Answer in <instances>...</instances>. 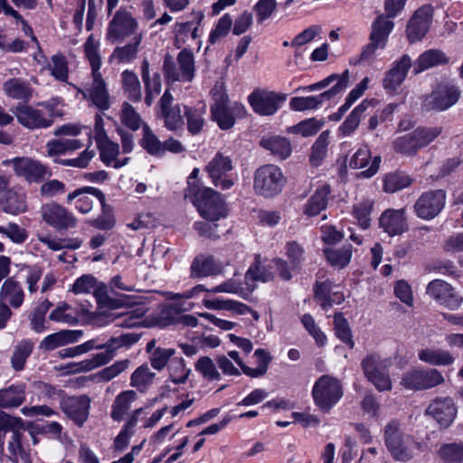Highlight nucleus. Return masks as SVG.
I'll return each mask as SVG.
<instances>
[{
	"label": "nucleus",
	"instance_id": "obj_1",
	"mask_svg": "<svg viewBox=\"0 0 463 463\" xmlns=\"http://www.w3.org/2000/svg\"><path fill=\"white\" fill-rule=\"evenodd\" d=\"M189 197L196 207L200 215L207 221L217 222L227 216V208L221 194L209 187L199 186L189 182Z\"/></svg>",
	"mask_w": 463,
	"mask_h": 463
},
{
	"label": "nucleus",
	"instance_id": "obj_2",
	"mask_svg": "<svg viewBox=\"0 0 463 463\" xmlns=\"http://www.w3.org/2000/svg\"><path fill=\"white\" fill-rule=\"evenodd\" d=\"M384 442L391 456L396 461L407 462L412 459L417 452L423 450L421 443L416 441L411 436L402 433L396 420L385 426Z\"/></svg>",
	"mask_w": 463,
	"mask_h": 463
},
{
	"label": "nucleus",
	"instance_id": "obj_3",
	"mask_svg": "<svg viewBox=\"0 0 463 463\" xmlns=\"http://www.w3.org/2000/svg\"><path fill=\"white\" fill-rule=\"evenodd\" d=\"M343 395L342 382L329 374L320 376L312 388V397L316 406L326 412L335 406Z\"/></svg>",
	"mask_w": 463,
	"mask_h": 463
},
{
	"label": "nucleus",
	"instance_id": "obj_4",
	"mask_svg": "<svg viewBox=\"0 0 463 463\" xmlns=\"http://www.w3.org/2000/svg\"><path fill=\"white\" fill-rule=\"evenodd\" d=\"M140 337V334L132 332L109 338L107 343L103 344L105 352L96 354L91 359L82 361L80 363V370L90 371L108 364L113 358L117 350L129 349L139 341Z\"/></svg>",
	"mask_w": 463,
	"mask_h": 463
},
{
	"label": "nucleus",
	"instance_id": "obj_5",
	"mask_svg": "<svg viewBox=\"0 0 463 463\" xmlns=\"http://www.w3.org/2000/svg\"><path fill=\"white\" fill-rule=\"evenodd\" d=\"M285 184L286 177L275 165H264L255 171L253 188L260 195L273 197L282 191Z\"/></svg>",
	"mask_w": 463,
	"mask_h": 463
},
{
	"label": "nucleus",
	"instance_id": "obj_6",
	"mask_svg": "<svg viewBox=\"0 0 463 463\" xmlns=\"http://www.w3.org/2000/svg\"><path fill=\"white\" fill-rule=\"evenodd\" d=\"M364 376L379 392L391 391L392 384L389 375L390 359H383L378 354L366 355L361 363Z\"/></svg>",
	"mask_w": 463,
	"mask_h": 463
},
{
	"label": "nucleus",
	"instance_id": "obj_7",
	"mask_svg": "<svg viewBox=\"0 0 463 463\" xmlns=\"http://www.w3.org/2000/svg\"><path fill=\"white\" fill-rule=\"evenodd\" d=\"M393 26V22L384 17V15H379L373 21L370 33V43L363 48L359 56V62L371 60L374 56L376 50L385 48L389 34L392 33Z\"/></svg>",
	"mask_w": 463,
	"mask_h": 463
},
{
	"label": "nucleus",
	"instance_id": "obj_8",
	"mask_svg": "<svg viewBox=\"0 0 463 463\" xmlns=\"http://www.w3.org/2000/svg\"><path fill=\"white\" fill-rule=\"evenodd\" d=\"M445 379L435 368L411 369L406 372L401 380V385L407 390L421 391L442 384Z\"/></svg>",
	"mask_w": 463,
	"mask_h": 463
},
{
	"label": "nucleus",
	"instance_id": "obj_9",
	"mask_svg": "<svg viewBox=\"0 0 463 463\" xmlns=\"http://www.w3.org/2000/svg\"><path fill=\"white\" fill-rule=\"evenodd\" d=\"M287 95L267 90H255L248 96L253 111L260 116H272L284 105Z\"/></svg>",
	"mask_w": 463,
	"mask_h": 463
},
{
	"label": "nucleus",
	"instance_id": "obj_10",
	"mask_svg": "<svg viewBox=\"0 0 463 463\" xmlns=\"http://www.w3.org/2000/svg\"><path fill=\"white\" fill-rule=\"evenodd\" d=\"M4 165H12L14 174L28 183H40L47 175H51V172L45 165L32 157H14L4 161Z\"/></svg>",
	"mask_w": 463,
	"mask_h": 463
},
{
	"label": "nucleus",
	"instance_id": "obj_11",
	"mask_svg": "<svg viewBox=\"0 0 463 463\" xmlns=\"http://www.w3.org/2000/svg\"><path fill=\"white\" fill-rule=\"evenodd\" d=\"M232 169V159L218 152L206 165L204 171L208 174L214 186L222 190H228L234 184V180L231 175Z\"/></svg>",
	"mask_w": 463,
	"mask_h": 463
},
{
	"label": "nucleus",
	"instance_id": "obj_12",
	"mask_svg": "<svg viewBox=\"0 0 463 463\" xmlns=\"http://www.w3.org/2000/svg\"><path fill=\"white\" fill-rule=\"evenodd\" d=\"M40 213L43 221L57 231H66L77 226V218L74 214L57 203L43 204Z\"/></svg>",
	"mask_w": 463,
	"mask_h": 463
},
{
	"label": "nucleus",
	"instance_id": "obj_13",
	"mask_svg": "<svg viewBox=\"0 0 463 463\" xmlns=\"http://www.w3.org/2000/svg\"><path fill=\"white\" fill-rule=\"evenodd\" d=\"M446 204L444 190H430L423 193L414 203L416 215L422 220H431L440 213Z\"/></svg>",
	"mask_w": 463,
	"mask_h": 463
},
{
	"label": "nucleus",
	"instance_id": "obj_14",
	"mask_svg": "<svg viewBox=\"0 0 463 463\" xmlns=\"http://www.w3.org/2000/svg\"><path fill=\"white\" fill-rule=\"evenodd\" d=\"M460 97L458 88L450 83H440L425 98L423 107L428 109L444 111L456 104Z\"/></svg>",
	"mask_w": 463,
	"mask_h": 463
},
{
	"label": "nucleus",
	"instance_id": "obj_15",
	"mask_svg": "<svg viewBox=\"0 0 463 463\" xmlns=\"http://www.w3.org/2000/svg\"><path fill=\"white\" fill-rule=\"evenodd\" d=\"M91 400L87 395L69 396L61 399L62 412L78 427H82L90 416Z\"/></svg>",
	"mask_w": 463,
	"mask_h": 463
},
{
	"label": "nucleus",
	"instance_id": "obj_16",
	"mask_svg": "<svg viewBox=\"0 0 463 463\" xmlns=\"http://www.w3.org/2000/svg\"><path fill=\"white\" fill-rule=\"evenodd\" d=\"M426 294L438 304L450 310L458 309L463 301L453 287L442 279L431 280L426 288Z\"/></svg>",
	"mask_w": 463,
	"mask_h": 463
},
{
	"label": "nucleus",
	"instance_id": "obj_17",
	"mask_svg": "<svg viewBox=\"0 0 463 463\" xmlns=\"http://www.w3.org/2000/svg\"><path fill=\"white\" fill-rule=\"evenodd\" d=\"M457 406L449 397L436 398L426 409L425 414L433 419L440 428L449 427L457 416Z\"/></svg>",
	"mask_w": 463,
	"mask_h": 463
},
{
	"label": "nucleus",
	"instance_id": "obj_18",
	"mask_svg": "<svg viewBox=\"0 0 463 463\" xmlns=\"http://www.w3.org/2000/svg\"><path fill=\"white\" fill-rule=\"evenodd\" d=\"M137 28V22L132 14L125 10L119 9L116 12L107 28V38L112 42L124 40L135 33Z\"/></svg>",
	"mask_w": 463,
	"mask_h": 463
},
{
	"label": "nucleus",
	"instance_id": "obj_19",
	"mask_svg": "<svg viewBox=\"0 0 463 463\" xmlns=\"http://www.w3.org/2000/svg\"><path fill=\"white\" fill-rule=\"evenodd\" d=\"M92 81L85 89L77 88L84 99H89L92 105L100 110H107L110 108L109 94L107 84L100 72L91 73Z\"/></svg>",
	"mask_w": 463,
	"mask_h": 463
},
{
	"label": "nucleus",
	"instance_id": "obj_20",
	"mask_svg": "<svg viewBox=\"0 0 463 463\" xmlns=\"http://www.w3.org/2000/svg\"><path fill=\"white\" fill-rule=\"evenodd\" d=\"M224 266L213 255L200 253L196 255L190 265V278L202 279L215 277L223 273Z\"/></svg>",
	"mask_w": 463,
	"mask_h": 463
},
{
	"label": "nucleus",
	"instance_id": "obj_21",
	"mask_svg": "<svg viewBox=\"0 0 463 463\" xmlns=\"http://www.w3.org/2000/svg\"><path fill=\"white\" fill-rule=\"evenodd\" d=\"M432 15L433 8L430 5H423L415 11L406 29L410 43L420 41L426 35L432 21Z\"/></svg>",
	"mask_w": 463,
	"mask_h": 463
},
{
	"label": "nucleus",
	"instance_id": "obj_22",
	"mask_svg": "<svg viewBox=\"0 0 463 463\" xmlns=\"http://www.w3.org/2000/svg\"><path fill=\"white\" fill-rule=\"evenodd\" d=\"M15 116L18 122L29 129L47 128L53 124V119L43 109L27 105L17 106Z\"/></svg>",
	"mask_w": 463,
	"mask_h": 463
},
{
	"label": "nucleus",
	"instance_id": "obj_23",
	"mask_svg": "<svg viewBox=\"0 0 463 463\" xmlns=\"http://www.w3.org/2000/svg\"><path fill=\"white\" fill-rule=\"evenodd\" d=\"M173 95L165 90L159 101L165 127L170 131H175L184 126L181 105H173Z\"/></svg>",
	"mask_w": 463,
	"mask_h": 463
},
{
	"label": "nucleus",
	"instance_id": "obj_24",
	"mask_svg": "<svg viewBox=\"0 0 463 463\" xmlns=\"http://www.w3.org/2000/svg\"><path fill=\"white\" fill-rule=\"evenodd\" d=\"M412 66L411 59L404 54L400 60L394 61L392 67L386 72L383 85L387 92L392 93L404 81L409 69Z\"/></svg>",
	"mask_w": 463,
	"mask_h": 463
},
{
	"label": "nucleus",
	"instance_id": "obj_25",
	"mask_svg": "<svg viewBox=\"0 0 463 463\" xmlns=\"http://www.w3.org/2000/svg\"><path fill=\"white\" fill-rule=\"evenodd\" d=\"M405 209H388L384 211L380 219V227L390 236L400 235L408 230Z\"/></svg>",
	"mask_w": 463,
	"mask_h": 463
},
{
	"label": "nucleus",
	"instance_id": "obj_26",
	"mask_svg": "<svg viewBox=\"0 0 463 463\" xmlns=\"http://www.w3.org/2000/svg\"><path fill=\"white\" fill-rule=\"evenodd\" d=\"M88 194L95 196L101 204L105 203V194L99 189L92 186H85L69 194L67 202L70 203L75 200V208L80 213H88L91 211L93 206V201Z\"/></svg>",
	"mask_w": 463,
	"mask_h": 463
},
{
	"label": "nucleus",
	"instance_id": "obj_27",
	"mask_svg": "<svg viewBox=\"0 0 463 463\" xmlns=\"http://www.w3.org/2000/svg\"><path fill=\"white\" fill-rule=\"evenodd\" d=\"M381 163L380 156H375L372 159L370 149L367 146H363L352 156L349 165L352 168H364L369 167L359 174V176L370 178L374 175L379 169Z\"/></svg>",
	"mask_w": 463,
	"mask_h": 463
},
{
	"label": "nucleus",
	"instance_id": "obj_28",
	"mask_svg": "<svg viewBox=\"0 0 463 463\" xmlns=\"http://www.w3.org/2000/svg\"><path fill=\"white\" fill-rule=\"evenodd\" d=\"M97 146L100 160L106 166L119 169L128 164L129 157H118L120 150L118 143L108 138L103 141L99 140Z\"/></svg>",
	"mask_w": 463,
	"mask_h": 463
},
{
	"label": "nucleus",
	"instance_id": "obj_29",
	"mask_svg": "<svg viewBox=\"0 0 463 463\" xmlns=\"http://www.w3.org/2000/svg\"><path fill=\"white\" fill-rule=\"evenodd\" d=\"M82 335V330L63 329L45 336L39 347L44 351H52L60 346L78 342Z\"/></svg>",
	"mask_w": 463,
	"mask_h": 463
},
{
	"label": "nucleus",
	"instance_id": "obj_30",
	"mask_svg": "<svg viewBox=\"0 0 463 463\" xmlns=\"http://www.w3.org/2000/svg\"><path fill=\"white\" fill-rule=\"evenodd\" d=\"M24 301V291L19 282L12 278L5 279L0 288V302L14 309H18Z\"/></svg>",
	"mask_w": 463,
	"mask_h": 463
},
{
	"label": "nucleus",
	"instance_id": "obj_31",
	"mask_svg": "<svg viewBox=\"0 0 463 463\" xmlns=\"http://www.w3.org/2000/svg\"><path fill=\"white\" fill-rule=\"evenodd\" d=\"M417 354L420 361L432 366H449L456 361L450 351L442 348L424 347Z\"/></svg>",
	"mask_w": 463,
	"mask_h": 463
},
{
	"label": "nucleus",
	"instance_id": "obj_32",
	"mask_svg": "<svg viewBox=\"0 0 463 463\" xmlns=\"http://www.w3.org/2000/svg\"><path fill=\"white\" fill-rule=\"evenodd\" d=\"M370 105L371 101L364 99L350 112L345 121L337 128L338 137H350L355 132Z\"/></svg>",
	"mask_w": 463,
	"mask_h": 463
},
{
	"label": "nucleus",
	"instance_id": "obj_33",
	"mask_svg": "<svg viewBox=\"0 0 463 463\" xmlns=\"http://www.w3.org/2000/svg\"><path fill=\"white\" fill-rule=\"evenodd\" d=\"M245 110L240 103H235L232 107L229 105L224 107H211L212 116L214 121L222 129H230L235 123L234 115H240Z\"/></svg>",
	"mask_w": 463,
	"mask_h": 463
},
{
	"label": "nucleus",
	"instance_id": "obj_34",
	"mask_svg": "<svg viewBox=\"0 0 463 463\" xmlns=\"http://www.w3.org/2000/svg\"><path fill=\"white\" fill-rule=\"evenodd\" d=\"M330 193L331 189L328 184H324L319 186L305 204V214L316 216L324 211L327 206Z\"/></svg>",
	"mask_w": 463,
	"mask_h": 463
},
{
	"label": "nucleus",
	"instance_id": "obj_35",
	"mask_svg": "<svg viewBox=\"0 0 463 463\" xmlns=\"http://www.w3.org/2000/svg\"><path fill=\"white\" fill-rule=\"evenodd\" d=\"M137 399V394L133 390H127L119 392L112 405L110 417L115 421H121L128 412L131 404Z\"/></svg>",
	"mask_w": 463,
	"mask_h": 463
},
{
	"label": "nucleus",
	"instance_id": "obj_36",
	"mask_svg": "<svg viewBox=\"0 0 463 463\" xmlns=\"http://www.w3.org/2000/svg\"><path fill=\"white\" fill-rule=\"evenodd\" d=\"M3 90L8 98L24 101H28L33 95L31 84L20 78H13L5 81Z\"/></svg>",
	"mask_w": 463,
	"mask_h": 463
},
{
	"label": "nucleus",
	"instance_id": "obj_37",
	"mask_svg": "<svg viewBox=\"0 0 463 463\" xmlns=\"http://www.w3.org/2000/svg\"><path fill=\"white\" fill-rule=\"evenodd\" d=\"M24 384H12L0 390V408H17L25 401Z\"/></svg>",
	"mask_w": 463,
	"mask_h": 463
},
{
	"label": "nucleus",
	"instance_id": "obj_38",
	"mask_svg": "<svg viewBox=\"0 0 463 463\" xmlns=\"http://www.w3.org/2000/svg\"><path fill=\"white\" fill-rule=\"evenodd\" d=\"M82 146V142L75 138L52 139L46 143V152L48 156L53 157L71 153Z\"/></svg>",
	"mask_w": 463,
	"mask_h": 463
},
{
	"label": "nucleus",
	"instance_id": "obj_39",
	"mask_svg": "<svg viewBox=\"0 0 463 463\" xmlns=\"http://www.w3.org/2000/svg\"><path fill=\"white\" fill-rule=\"evenodd\" d=\"M335 92L333 90H326L317 96L307 97H294L290 99L289 107L294 111H305L318 109L328 97Z\"/></svg>",
	"mask_w": 463,
	"mask_h": 463
},
{
	"label": "nucleus",
	"instance_id": "obj_40",
	"mask_svg": "<svg viewBox=\"0 0 463 463\" xmlns=\"http://www.w3.org/2000/svg\"><path fill=\"white\" fill-rule=\"evenodd\" d=\"M448 59L439 50H428L420 54L413 63L414 74H419L431 67L446 63Z\"/></svg>",
	"mask_w": 463,
	"mask_h": 463
},
{
	"label": "nucleus",
	"instance_id": "obj_41",
	"mask_svg": "<svg viewBox=\"0 0 463 463\" xmlns=\"http://www.w3.org/2000/svg\"><path fill=\"white\" fill-rule=\"evenodd\" d=\"M140 146L150 156L163 157V142L154 133L148 125H143Z\"/></svg>",
	"mask_w": 463,
	"mask_h": 463
},
{
	"label": "nucleus",
	"instance_id": "obj_42",
	"mask_svg": "<svg viewBox=\"0 0 463 463\" xmlns=\"http://www.w3.org/2000/svg\"><path fill=\"white\" fill-rule=\"evenodd\" d=\"M260 146L270 151V153L281 159L287 158L291 153V145L289 141L279 136L263 137Z\"/></svg>",
	"mask_w": 463,
	"mask_h": 463
},
{
	"label": "nucleus",
	"instance_id": "obj_43",
	"mask_svg": "<svg viewBox=\"0 0 463 463\" xmlns=\"http://www.w3.org/2000/svg\"><path fill=\"white\" fill-rule=\"evenodd\" d=\"M3 208L5 213L11 214H18L25 212L27 209L25 194L17 193L12 189H6Z\"/></svg>",
	"mask_w": 463,
	"mask_h": 463
},
{
	"label": "nucleus",
	"instance_id": "obj_44",
	"mask_svg": "<svg viewBox=\"0 0 463 463\" xmlns=\"http://www.w3.org/2000/svg\"><path fill=\"white\" fill-rule=\"evenodd\" d=\"M52 303L44 300L38 304L29 315L30 326L35 333L41 334L47 330L46 314L51 307Z\"/></svg>",
	"mask_w": 463,
	"mask_h": 463
},
{
	"label": "nucleus",
	"instance_id": "obj_45",
	"mask_svg": "<svg viewBox=\"0 0 463 463\" xmlns=\"http://www.w3.org/2000/svg\"><path fill=\"white\" fill-rule=\"evenodd\" d=\"M184 113L187 120V130L192 135L200 133L204 125L203 115L205 113V105L198 108L184 106Z\"/></svg>",
	"mask_w": 463,
	"mask_h": 463
},
{
	"label": "nucleus",
	"instance_id": "obj_46",
	"mask_svg": "<svg viewBox=\"0 0 463 463\" xmlns=\"http://www.w3.org/2000/svg\"><path fill=\"white\" fill-rule=\"evenodd\" d=\"M84 54L90 62L91 73L100 72L101 58L99 54L100 43L90 34L84 43Z\"/></svg>",
	"mask_w": 463,
	"mask_h": 463
},
{
	"label": "nucleus",
	"instance_id": "obj_47",
	"mask_svg": "<svg viewBox=\"0 0 463 463\" xmlns=\"http://www.w3.org/2000/svg\"><path fill=\"white\" fill-rule=\"evenodd\" d=\"M156 374L150 371L146 364L137 367L130 377V385L140 392H145L153 383Z\"/></svg>",
	"mask_w": 463,
	"mask_h": 463
},
{
	"label": "nucleus",
	"instance_id": "obj_48",
	"mask_svg": "<svg viewBox=\"0 0 463 463\" xmlns=\"http://www.w3.org/2000/svg\"><path fill=\"white\" fill-rule=\"evenodd\" d=\"M33 342L29 339H24L15 345L11 358L12 366L15 371L24 369L27 358L33 350Z\"/></svg>",
	"mask_w": 463,
	"mask_h": 463
},
{
	"label": "nucleus",
	"instance_id": "obj_49",
	"mask_svg": "<svg viewBox=\"0 0 463 463\" xmlns=\"http://www.w3.org/2000/svg\"><path fill=\"white\" fill-rule=\"evenodd\" d=\"M119 119L124 127L132 131H137L140 128H143V125H147L143 121L137 110L128 102H124L121 106Z\"/></svg>",
	"mask_w": 463,
	"mask_h": 463
},
{
	"label": "nucleus",
	"instance_id": "obj_50",
	"mask_svg": "<svg viewBox=\"0 0 463 463\" xmlns=\"http://www.w3.org/2000/svg\"><path fill=\"white\" fill-rule=\"evenodd\" d=\"M254 356L257 359V367L248 366V368L243 369V373L251 378L262 377L266 374L272 357L267 350L262 348L255 350Z\"/></svg>",
	"mask_w": 463,
	"mask_h": 463
},
{
	"label": "nucleus",
	"instance_id": "obj_51",
	"mask_svg": "<svg viewBox=\"0 0 463 463\" xmlns=\"http://www.w3.org/2000/svg\"><path fill=\"white\" fill-rule=\"evenodd\" d=\"M122 86L124 91L127 93L128 99L134 101H138L141 99V85L137 75L128 70H126L121 74Z\"/></svg>",
	"mask_w": 463,
	"mask_h": 463
},
{
	"label": "nucleus",
	"instance_id": "obj_52",
	"mask_svg": "<svg viewBox=\"0 0 463 463\" xmlns=\"http://www.w3.org/2000/svg\"><path fill=\"white\" fill-rule=\"evenodd\" d=\"M324 253L332 266L344 268L351 260L352 247L345 245L340 249H326L324 250Z\"/></svg>",
	"mask_w": 463,
	"mask_h": 463
},
{
	"label": "nucleus",
	"instance_id": "obj_53",
	"mask_svg": "<svg viewBox=\"0 0 463 463\" xmlns=\"http://www.w3.org/2000/svg\"><path fill=\"white\" fill-rule=\"evenodd\" d=\"M176 61L184 81H192L194 77V58L193 52L184 49L178 53Z\"/></svg>",
	"mask_w": 463,
	"mask_h": 463
},
{
	"label": "nucleus",
	"instance_id": "obj_54",
	"mask_svg": "<svg viewBox=\"0 0 463 463\" xmlns=\"http://www.w3.org/2000/svg\"><path fill=\"white\" fill-rule=\"evenodd\" d=\"M141 40V34L136 35L132 43H129L122 47H117L112 53V57L118 60L119 62H130L137 57Z\"/></svg>",
	"mask_w": 463,
	"mask_h": 463
},
{
	"label": "nucleus",
	"instance_id": "obj_55",
	"mask_svg": "<svg viewBox=\"0 0 463 463\" xmlns=\"http://www.w3.org/2000/svg\"><path fill=\"white\" fill-rule=\"evenodd\" d=\"M335 334L338 339L346 344L350 348L354 346L351 328L346 318L340 312L334 315Z\"/></svg>",
	"mask_w": 463,
	"mask_h": 463
},
{
	"label": "nucleus",
	"instance_id": "obj_56",
	"mask_svg": "<svg viewBox=\"0 0 463 463\" xmlns=\"http://www.w3.org/2000/svg\"><path fill=\"white\" fill-rule=\"evenodd\" d=\"M318 82L320 84L321 89L326 88L331 83L335 82V84L331 89L328 90H335V92L328 97L329 100L332 98L343 92L348 87L349 71L345 70L342 74H331Z\"/></svg>",
	"mask_w": 463,
	"mask_h": 463
},
{
	"label": "nucleus",
	"instance_id": "obj_57",
	"mask_svg": "<svg viewBox=\"0 0 463 463\" xmlns=\"http://www.w3.org/2000/svg\"><path fill=\"white\" fill-rule=\"evenodd\" d=\"M168 369L170 379L175 384L184 383L191 373V369L186 368L182 357H173L170 360Z\"/></svg>",
	"mask_w": 463,
	"mask_h": 463
},
{
	"label": "nucleus",
	"instance_id": "obj_58",
	"mask_svg": "<svg viewBox=\"0 0 463 463\" xmlns=\"http://www.w3.org/2000/svg\"><path fill=\"white\" fill-rule=\"evenodd\" d=\"M51 75L60 81H67L69 77L68 61L61 53H56L52 56L51 63L48 65Z\"/></svg>",
	"mask_w": 463,
	"mask_h": 463
},
{
	"label": "nucleus",
	"instance_id": "obj_59",
	"mask_svg": "<svg viewBox=\"0 0 463 463\" xmlns=\"http://www.w3.org/2000/svg\"><path fill=\"white\" fill-rule=\"evenodd\" d=\"M438 454L445 463H463V443L444 444Z\"/></svg>",
	"mask_w": 463,
	"mask_h": 463
},
{
	"label": "nucleus",
	"instance_id": "obj_60",
	"mask_svg": "<svg viewBox=\"0 0 463 463\" xmlns=\"http://www.w3.org/2000/svg\"><path fill=\"white\" fill-rule=\"evenodd\" d=\"M373 203L371 200H363L353 207V215L357 220L359 226L366 230L370 226L371 213Z\"/></svg>",
	"mask_w": 463,
	"mask_h": 463
},
{
	"label": "nucleus",
	"instance_id": "obj_61",
	"mask_svg": "<svg viewBox=\"0 0 463 463\" xmlns=\"http://www.w3.org/2000/svg\"><path fill=\"white\" fill-rule=\"evenodd\" d=\"M329 144V133L327 131L322 132L312 146V153L310 161L313 165H319L327 153V146Z\"/></svg>",
	"mask_w": 463,
	"mask_h": 463
},
{
	"label": "nucleus",
	"instance_id": "obj_62",
	"mask_svg": "<svg viewBox=\"0 0 463 463\" xmlns=\"http://www.w3.org/2000/svg\"><path fill=\"white\" fill-rule=\"evenodd\" d=\"M194 369L209 381L221 380V373L218 372L213 361L208 356L199 358L194 364Z\"/></svg>",
	"mask_w": 463,
	"mask_h": 463
},
{
	"label": "nucleus",
	"instance_id": "obj_63",
	"mask_svg": "<svg viewBox=\"0 0 463 463\" xmlns=\"http://www.w3.org/2000/svg\"><path fill=\"white\" fill-rule=\"evenodd\" d=\"M411 183L409 175L402 173H391L384 178L383 188L387 193H395L408 187Z\"/></svg>",
	"mask_w": 463,
	"mask_h": 463
},
{
	"label": "nucleus",
	"instance_id": "obj_64",
	"mask_svg": "<svg viewBox=\"0 0 463 463\" xmlns=\"http://www.w3.org/2000/svg\"><path fill=\"white\" fill-rule=\"evenodd\" d=\"M301 323L318 346L326 345L327 342L326 335L317 325L314 317L310 314L303 315Z\"/></svg>",
	"mask_w": 463,
	"mask_h": 463
}]
</instances>
